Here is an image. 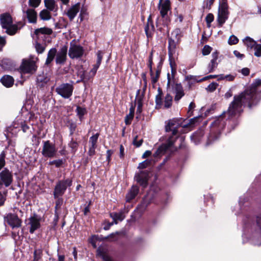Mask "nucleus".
Instances as JSON below:
<instances>
[{
    "mask_svg": "<svg viewBox=\"0 0 261 261\" xmlns=\"http://www.w3.org/2000/svg\"><path fill=\"white\" fill-rule=\"evenodd\" d=\"M260 91L261 80H256L250 90L234 96L227 111L222 114L230 122V124L234 125L233 128L239 123L238 118L243 112V105L248 103L249 108L256 105L260 99V95L258 93Z\"/></svg>",
    "mask_w": 261,
    "mask_h": 261,
    "instance_id": "nucleus-1",
    "label": "nucleus"
},
{
    "mask_svg": "<svg viewBox=\"0 0 261 261\" xmlns=\"http://www.w3.org/2000/svg\"><path fill=\"white\" fill-rule=\"evenodd\" d=\"M182 122L183 120L181 118H173L168 121L165 127L166 133L165 136L166 140L154 152L153 154L154 157L162 155L167 151H172L173 150H177V148L174 146V143L178 139L180 141L178 148H181L185 146L184 144L185 137H180L178 130L180 127H185L186 126V125H182Z\"/></svg>",
    "mask_w": 261,
    "mask_h": 261,
    "instance_id": "nucleus-2",
    "label": "nucleus"
},
{
    "mask_svg": "<svg viewBox=\"0 0 261 261\" xmlns=\"http://www.w3.org/2000/svg\"><path fill=\"white\" fill-rule=\"evenodd\" d=\"M72 179L67 178L59 180L55 187L53 195L54 198H58L63 196L68 187L71 186Z\"/></svg>",
    "mask_w": 261,
    "mask_h": 261,
    "instance_id": "nucleus-3",
    "label": "nucleus"
},
{
    "mask_svg": "<svg viewBox=\"0 0 261 261\" xmlns=\"http://www.w3.org/2000/svg\"><path fill=\"white\" fill-rule=\"evenodd\" d=\"M57 148L54 144L47 140L43 141V147L41 151L42 155L45 158H53L56 156Z\"/></svg>",
    "mask_w": 261,
    "mask_h": 261,
    "instance_id": "nucleus-4",
    "label": "nucleus"
},
{
    "mask_svg": "<svg viewBox=\"0 0 261 261\" xmlns=\"http://www.w3.org/2000/svg\"><path fill=\"white\" fill-rule=\"evenodd\" d=\"M73 91V86L69 83H63L56 88V92L64 98L67 99L71 96Z\"/></svg>",
    "mask_w": 261,
    "mask_h": 261,
    "instance_id": "nucleus-5",
    "label": "nucleus"
},
{
    "mask_svg": "<svg viewBox=\"0 0 261 261\" xmlns=\"http://www.w3.org/2000/svg\"><path fill=\"white\" fill-rule=\"evenodd\" d=\"M84 53L83 47L80 45L76 44L74 40L70 43L68 55L71 59L80 58L83 56Z\"/></svg>",
    "mask_w": 261,
    "mask_h": 261,
    "instance_id": "nucleus-6",
    "label": "nucleus"
},
{
    "mask_svg": "<svg viewBox=\"0 0 261 261\" xmlns=\"http://www.w3.org/2000/svg\"><path fill=\"white\" fill-rule=\"evenodd\" d=\"M37 66L34 61L23 60L20 66V69L23 73L33 74L36 72Z\"/></svg>",
    "mask_w": 261,
    "mask_h": 261,
    "instance_id": "nucleus-7",
    "label": "nucleus"
},
{
    "mask_svg": "<svg viewBox=\"0 0 261 261\" xmlns=\"http://www.w3.org/2000/svg\"><path fill=\"white\" fill-rule=\"evenodd\" d=\"M148 178L149 172L147 170L140 171L135 176V180L143 188H145L147 186Z\"/></svg>",
    "mask_w": 261,
    "mask_h": 261,
    "instance_id": "nucleus-8",
    "label": "nucleus"
},
{
    "mask_svg": "<svg viewBox=\"0 0 261 261\" xmlns=\"http://www.w3.org/2000/svg\"><path fill=\"white\" fill-rule=\"evenodd\" d=\"M229 12L228 7L219 6L217 21L219 27H221L228 19Z\"/></svg>",
    "mask_w": 261,
    "mask_h": 261,
    "instance_id": "nucleus-9",
    "label": "nucleus"
},
{
    "mask_svg": "<svg viewBox=\"0 0 261 261\" xmlns=\"http://www.w3.org/2000/svg\"><path fill=\"white\" fill-rule=\"evenodd\" d=\"M1 181L5 187H9L12 182L13 175L12 173L7 168L0 173Z\"/></svg>",
    "mask_w": 261,
    "mask_h": 261,
    "instance_id": "nucleus-10",
    "label": "nucleus"
},
{
    "mask_svg": "<svg viewBox=\"0 0 261 261\" xmlns=\"http://www.w3.org/2000/svg\"><path fill=\"white\" fill-rule=\"evenodd\" d=\"M67 46H63L58 53L57 52L56 63L57 64L63 65L67 59Z\"/></svg>",
    "mask_w": 261,
    "mask_h": 261,
    "instance_id": "nucleus-11",
    "label": "nucleus"
},
{
    "mask_svg": "<svg viewBox=\"0 0 261 261\" xmlns=\"http://www.w3.org/2000/svg\"><path fill=\"white\" fill-rule=\"evenodd\" d=\"M23 20L27 18L30 23H36L37 22V14L33 9H28L25 11H23Z\"/></svg>",
    "mask_w": 261,
    "mask_h": 261,
    "instance_id": "nucleus-12",
    "label": "nucleus"
},
{
    "mask_svg": "<svg viewBox=\"0 0 261 261\" xmlns=\"http://www.w3.org/2000/svg\"><path fill=\"white\" fill-rule=\"evenodd\" d=\"M7 222L13 229H14L21 226L22 221L17 215L10 214L7 216Z\"/></svg>",
    "mask_w": 261,
    "mask_h": 261,
    "instance_id": "nucleus-13",
    "label": "nucleus"
},
{
    "mask_svg": "<svg viewBox=\"0 0 261 261\" xmlns=\"http://www.w3.org/2000/svg\"><path fill=\"white\" fill-rule=\"evenodd\" d=\"M159 0V8L160 10L161 15L163 18H166L168 12L170 9V2L169 0Z\"/></svg>",
    "mask_w": 261,
    "mask_h": 261,
    "instance_id": "nucleus-14",
    "label": "nucleus"
},
{
    "mask_svg": "<svg viewBox=\"0 0 261 261\" xmlns=\"http://www.w3.org/2000/svg\"><path fill=\"white\" fill-rule=\"evenodd\" d=\"M29 224L31 225L30 228V232L33 233L34 231L40 227V219L38 218L37 215H34L33 216L31 217L29 219Z\"/></svg>",
    "mask_w": 261,
    "mask_h": 261,
    "instance_id": "nucleus-15",
    "label": "nucleus"
},
{
    "mask_svg": "<svg viewBox=\"0 0 261 261\" xmlns=\"http://www.w3.org/2000/svg\"><path fill=\"white\" fill-rule=\"evenodd\" d=\"M145 32L148 39L152 37L155 28L153 23V21L149 16L147 19V22L145 26Z\"/></svg>",
    "mask_w": 261,
    "mask_h": 261,
    "instance_id": "nucleus-16",
    "label": "nucleus"
},
{
    "mask_svg": "<svg viewBox=\"0 0 261 261\" xmlns=\"http://www.w3.org/2000/svg\"><path fill=\"white\" fill-rule=\"evenodd\" d=\"M1 24L3 29L7 28L13 23L12 18L10 14L6 13L0 16Z\"/></svg>",
    "mask_w": 261,
    "mask_h": 261,
    "instance_id": "nucleus-17",
    "label": "nucleus"
},
{
    "mask_svg": "<svg viewBox=\"0 0 261 261\" xmlns=\"http://www.w3.org/2000/svg\"><path fill=\"white\" fill-rule=\"evenodd\" d=\"M49 80L50 78L46 75V74L42 73V74L38 75L37 77V86L40 88H43L49 81Z\"/></svg>",
    "mask_w": 261,
    "mask_h": 261,
    "instance_id": "nucleus-18",
    "label": "nucleus"
},
{
    "mask_svg": "<svg viewBox=\"0 0 261 261\" xmlns=\"http://www.w3.org/2000/svg\"><path fill=\"white\" fill-rule=\"evenodd\" d=\"M139 192V188L136 185L133 186L126 195V201L127 202H130L137 196Z\"/></svg>",
    "mask_w": 261,
    "mask_h": 261,
    "instance_id": "nucleus-19",
    "label": "nucleus"
},
{
    "mask_svg": "<svg viewBox=\"0 0 261 261\" xmlns=\"http://www.w3.org/2000/svg\"><path fill=\"white\" fill-rule=\"evenodd\" d=\"M80 8V4L77 3L74 5L72 6L69 10L67 11L66 14L69 17V19L71 21L76 15L77 13L79 12Z\"/></svg>",
    "mask_w": 261,
    "mask_h": 261,
    "instance_id": "nucleus-20",
    "label": "nucleus"
},
{
    "mask_svg": "<svg viewBox=\"0 0 261 261\" xmlns=\"http://www.w3.org/2000/svg\"><path fill=\"white\" fill-rule=\"evenodd\" d=\"M173 88L176 93L174 100L178 102L185 95L183 88L181 84H176L174 85Z\"/></svg>",
    "mask_w": 261,
    "mask_h": 261,
    "instance_id": "nucleus-21",
    "label": "nucleus"
},
{
    "mask_svg": "<svg viewBox=\"0 0 261 261\" xmlns=\"http://www.w3.org/2000/svg\"><path fill=\"white\" fill-rule=\"evenodd\" d=\"M45 9L50 12L56 13L58 10V6L55 0H44Z\"/></svg>",
    "mask_w": 261,
    "mask_h": 261,
    "instance_id": "nucleus-22",
    "label": "nucleus"
},
{
    "mask_svg": "<svg viewBox=\"0 0 261 261\" xmlns=\"http://www.w3.org/2000/svg\"><path fill=\"white\" fill-rule=\"evenodd\" d=\"M124 211L121 210L119 213H112L110 214V217L114 221V223L117 224L118 221H122L125 218Z\"/></svg>",
    "mask_w": 261,
    "mask_h": 261,
    "instance_id": "nucleus-23",
    "label": "nucleus"
},
{
    "mask_svg": "<svg viewBox=\"0 0 261 261\" xmlns=\"http://www.w3.org/2000/svg\"><path fill=\"white\" fill-rule=\"evenodd\" d=\"M14 81L13 78L8 75L3 76L1 79V82L3 85L7 87L12 86L14 84Z\"/></svg>",
    "mask_w": 261,
    "mask_h": 261,
    "instance_id": "nucleus-24",
    "label": "nucleus"
},
{
    "mask_svg": "<svg viewBox=\"0 0 261 261\" xmlns=\"http://www.w3.org/2000/svg\"><path fill=\"white\" fill-rule=\"evenodd\" d=\"M56 54L57 49L56 48H51L48 52L45 64L46 65H49L54 60Z\"/></svg>",
    "mask_w": 261,
    "mask_h": 261,
    "instance_id": "nucleus-25",
    "label": "nucleus"
},
{
    "mask_svg": "<svg viewBox=\"0 0 261 261\" xmlns=\"http://www.w3.org/2000/svg\"><path fill=\"white\" fill-rule=\"evenodd\" d=\"M135 107L132 105L129 108V114L127 115L124 119L125 123L126 125H129L131 123L134 116Z\"/></svg>",
    "mask_w": 261,
    "mask_h": 261,
    "instance_id": "nucleus-26",
    "label": "nucleus"
},
{
    "mask_svg": "<svg viewBox=\"0 0 261 261\" xmlns=\"http://www.w3.org/2000/svg\"><path fill=\"white\" fill-rule=\"evenodd\" d=\"M179 43L178 40L173 39L171 38H168V52L175 53L176 45Z\"/></svg>",
    "mask_w": 261,
    "mask_h": 261,
    "instance_id": "nucleus-27",
    "label": "nucleus"
},
{
    "mask_svg": "<svg viewBox=\"0 0 261 261\" xmlns=\"http://www.w3.org/2000/svg\"><path fill=\"white\" fill-rule=\"evenodd\" d=\"M39 16L40 19L43 21L49 20L51 18L50 11L45 9L40 12Z\"/></svg>",
    "mask_w": 261,
    "mask_h": 261,
    "instance_id": "nucleus-28",
    "label": "nucleus"
},
{
    "mask_svg": "<svg viewBox=\"0 0 261 261\" xmlns=\"http://www.w3.org/2000/svg\"><path fill=\"white\" fill-rule=\"evenodd\" d=\"M53 33V31L51 29L46 27L40 28L36 29L34 33L36 35H39L40 34H46L50 35Z\"/></svg>",
    "mask_w": 261,
    "mask_h": 261,
    "instance_id": "nucleus-29",
    "label": "nucleus"
},
{
    "mask_svg": "<svg viewBox=\"0 0 261 261\" xmlns=\"http://www.w3.org/2000/svg\"><path fill=\"white\" fill-rule=\"evenodd\" d=\"M140 92V90H138L137 92V96H138V98L137 99L138 107H137V112H136L137 114H140L142 112V106H143L142 100H143L144 95L142 94V95L140 96L139 95Z\"/></svg>",
    "mask_w": 261,
    "mask_h": 261,
    "instance_id": "nucleus-30",
    "label": "nucleus"
},
{
    "mask_svg": "<svg viewBox=\"0 0 261 261\" xmlns=\"http://www.w3.org/2000/svg\"><path fill=\"white\" fill-rule=\"evenodd\" d=\"M163 93L161 88L159 87L158 88V94L155 96V104L156 107L159 106L161 107L162 105V96Z\"/></svg>",
    "mask_w": 261,
    "mask_h": 261,
    "instance_id": "nucleus-31",
    "label": "nucleus"
},
{
    "mask_svg": "<svg viewBox=\"0 0 261 261\" xmlns=\"http://www.w3.org/2000/svg\"><path fill=\"white\" fill-rule=\"evenodd\" d=\"M161 73V69L158 67V69L155 71V74H154L153 70H152V73H150L151 76V83L152 84H155L160 77V75Z\"/></svg>",
    "mask_w": 261,
    "mask_h": 261,
    "instance_id": "nucleus-32",
    "label": "nucleus"
},
{
    "mask_svg": "<svg viewBox=\"0 0 261 261\" xmlns=\"http://www.w3.org/2000/svg\"><path fill=\"white\" fill-rule=\"evenodd\" d=\"M6 30V32L10 35H14L18 30V25L16 24H13L12 23L9 25L7 28H5Z\"/></svg>",
    "mask_w": 261,
    "mask_h": 261,
    "instance_id": "nucleus-33",
    "label": "nucleus"
},
{
    "mask_svg": "<svg viewBox=\"0 0 261 261\" xmlns=\"http://www.w3.org/2000/svg\"><path fill=\"white\" fill-rule=\"evenodd\" d=\"M97 252L98 255L101 256L104 261H114L111 257L107 255L100 248L97 249Z\"/></svg>",
    "mask_w": 261,
    "mask_h": 261,
    "instance_id": "nucleus-34",
    "label": "nucleus"
},
{
    "mask_svg": "<svg viewBox=\"0 0 261 261\" xmlns=\"http://www.w3.org/2000/svg\"><path fill=\"white\" fill-rule=\"evenodd\" d=\"M181 37V35L180 30L179 29H176L172 32L171 37L170 38L178 40V41L180 42Z\"/></svg>",
    "mask_w": 261,
    "mask_h": 261,
    "instance_id": "nucleus-35",
    "label": "nucleus"
},
{
    "mask_svg": "<svg viewBox=\"0 0 261 261\" xmlns=\"http://www.w3.org/2000/svg\"><path fill=\"white\" fill-rule=\"evenodd\" d=\"M99 136V134L96 133V134L93 135L90 138L89 141V146L97 147V143Z\"/></svg>",
    "mask_w": 261,
    "mask_h": 261,
    "instance_id": "nucleus-36",
    "label": "nucleus"
},
{
    "mask_svg": "<svg viewBox=\"0 0 261 261\" xmlns=\"http://www.w3.org/2000/svg\"><path fill=\"white\" fill-rule=\"evenodd\" d=\"M75 112H76L77 115L79 116L80 121H82L84 115L87 113L86 109L84 108L77 106Z\"/></svg>",
    "mask_w": 261,
    "mask_h": 261,
    "instance_id": "nucleus-37",
    "label": "nucleus"
},
{
    "mask_svg": "<svg viewBox=\"0 0 261 261\" xmlns=\"http://www.w3.org/2000/svg\"><path fill=\"white\" fill-rule=\"evenodd\" d=\"M42 257V250L40 249H35L32 261H41Z\"/></svg>",
    "mask_w": 261,
    "mask_h": 261,
    "instance_id": "nucleus-38",
    "label": "nucleus"
},
{
    "mask_svg": "<svg viewBox=\"0 0 261 261\" xmlns=\"http://www.w3.org/2000/svg\"><path fill=\"white\" fill-rule=\"evenodd\" d=\"M172 104V96L170 94H167L164 100V107L169 108Z\"/></svg>",
    "mask_w": 261,
    "mask_h": 261,
    "instance_id": "nucleus-39",
    "label": "nucleus"
},
{
    "mask_svg": "<svg viewBox=\"0 0 261 261\" xmlns=\"http://www.w3.org/2000/svg\"><path fill=\"white\" fill-rule=\"evenodd\" d=\"M174 54H175V53L168 52L169 61L170 67L171 68L172 72H173L174 69L175 70V67H176L175 59L173 57V55Z\"/></svg>",
    "mask_w": 261,
    "mask_h": 261,
    "instance_id": "nucleus-40",
    "label": "nucleus"
},
{
    "mask_svg": "<svg viewBox=\"0 0 261 261\" xmlns=\"http://www.w3.org/2000/svg\"><path fill=\"white\" fill-rule=\"evenodd\" d=\"M244 44L251 48L254 47L256 44L255 42L250 37H246L243 40Z\"/></svg>",
    "mask_w": 261,
    "mask_h": 261,
    "instance_id": "nucleus-41",
    "label": "nucleus"
},
{
    "mask_svg": "<svg viewBox=\"0 0 261 261\" xmlns=\"http://www.w3.org/2000/svg\"><path fill=\"white\" fill-rule=\"evenodd\" d=\"M35 47L37 53L42 54L44 51L45 49L46 45L42 44L38 42H36Z\"/></svg>",
    "mask_w": 261,
    "mask_h": 261,
    "instance_id": "nucleus-42",
    "label": "nucleus"
},
{
    "mask_svg": "<svg viewBox=\"0 0 261 261\" xmlns=\"http://www.w3.org/2000/svg\"><path fill=\"white\" fill-rule=\"evenodd\" d=\"M68 145L71 148L72 152L74 153L77 149L79 144L76 141L74 140L72 138Z\"/></svg>",
    "mask_w": 261,
    "mask_h": 261,
    "instance_id": "nucleus-43",
    "label": "nucleus"
},
{
    "mask_svg": "<svg viewBox=\"0 0 261 261\" xmlns=\"http://www.w3.org/2000/svg\"><path fill=\"white\" fill-rule=\"evenodd\" d=\"M218 63L217 61L211 60L210 64L208 65V72H212L214 69L217 67Z\"/></svg>",
    "mask_w": 261,
    "mask_h": 261,
    "instance_id": "nucleus-44",
    "label": "nucleus"
},
{
    "mask_svg": "<svg viewBox=\"0 0 261 261\" xmlns=\"http://www.w3.org/2000/svg\"><path fill=\"white\" fill-rule=\"evenodd\" d=\"M68 127L70 130V136H72L76 128L77 125L76 123L73 121H69Z\"/></svg>",
    "mask_w": 261,
    "mask_h": 261,
    "instance_id": "nucleus-45",
    "label": "nucleus"
},
{
    "mask_svg": "<svg viewBox=\"0 0 261 261\" xmlns=\"http://www.w3.org/2000/svg\"><path fill=\"white\" fill-rule=\"evenodd\" d=\"M214 19V17L213 14L212 13H208L206 17H205V21L206 22L207 27L208 28H210L211 25V23L213 21Z\"/></svg>",
    "mask_w": 261,
    "mask_h": 261,
    "instance_id": "nucleus-46",
    "label": "nucleus"
},
{
    "mask_svg": "<svg viewBox=\"0 0 261 261\" xmlns=\"http://www.w3.org/2000/svg\"><path fill=\"white\" fill-rule=\"evenodd\" d=\"M254 55L257 57L261 56V44H256L254 46Z\"/></svg>",
    "mask_w": 261,
    "mask_h": 261,
    "instance_id": "nucleus-47",
    "label": "nucleus"
},
{
    "mask_svg": "<svg viewBox=\"0 0 261 261\" xmlns=\"http://www.w3.org/2000/svg\"><path fill=\"white\" fill-rule=\"evenodd\" d=\"M99 65L97 64H95L93 65L92 69L90 70V71L89 72V74H90V76L91 77H93L96 74L97 69H98L99 67Z\"/></svg>",
    "mask_w": 261,
    "mask_h": 261,
    "instance_id": "nucleus-48",
    "label": "nucleus"
},
{
    "mask_svg": "<svg viewBox=\"0 0 261 261\" xmlns=\"http://www.w3.org/2000/svg\"><path fill=\"white\" fill-rule=\"evenodd\" d=\"M63 164V161L62 159H59L57 160H54L49 162V164L50 165H55L56 167H60Z\"/></svg>",
    "mask_w": 261,
    "mask_h": 261,
    "instance_id": "nucleus-49",
    "label": "nucleus"
},
{
    "mask_svg": "<svg viewBox=\"0 0 261 261\" xmlns=\"http://www.w3.org/2000/svg\"><path fill=\"white\" fill-rule=\"evenodd\" d=\"M143 142V139H140V140H138V136H136L134 138L133 144L134 146L137 147H139L141 146L142 143Z\"/></svg>",
    "mask_w": 261,
    "mask_h": 261,
    "instance_id": "nucleus-50",
    "label": "nucleus"
},
{
    "mask_svg": "<svg viewBox=\"0 0 261 261\" xmlns=\"http://www.w3.org/2000/svg\"><path fill=\"white\" fill-rule=\"evenodd\" d=\"M212 50V48L207 45H205L202 50V53L203 55L206 56L210 54L211 50Z\"/></svg>",
    "mask_w": 261,
    "mask_h": 261,
    "instance_id": "nucleus-51",
    "label": "nucleus"
},
{
    "mask_svg": "<svg viewBox=\"0 0 261 261\" xmlns=\"http://www.w3.org/2000/svg\"><path fill=\"white\" fill-rule=\"evenodd\" d=\"M41 3V0H29L30 6L34 8L38 7Z\"/></svg>",
    "mask_w": 261,
    "mask_h": 261,
    "instance_id": "nucleus-52",
    "label": "nucleus"
},
{
    "mask_svg": "<svg viewBox=\"0 0 261 261\" xmlns=\"http://www.w3.org/2000/svg\"><path fill=\"white\" fill-rule=\"evenodd\" d=\"M256 224L259 232L261 233V213L256 216Z\"/></svg>",
    "mask_w": 261,
    "mask_h": 261,
    "instance_id": "nucleus-53",
    "label": "nucleus"
},
{
    "mask_svg": "<svg viewBox=\"0 0 261 261\" xmlns=\"http://www.w3.org/2000/svg\"><path fill=\"white\" fill-rule=\"evenodd\" d=\"M218 86V84L217 83L213 82L208 85L206 89L210 92H213L216 89Z\"/></svg>",
    "mask_w": 261,
    "mask_h": 261,
    "instance_id": "nucleus-54",
    "label": "nucleus"
},
{
    "mask_svg": "<svg viewBox=\"0 0 261 261\" xmlns=\"http://www.w3.org/2000/svg\"><path fill=\"white\" fill-rule=\"evenodd\" d=\"M238 41L239 39L234 35H231L228 40V43L230 45L236 44L238 42Z\"/></svg>",
    "mask_w": 261,
    "mask_h": 261,
    "instance_id": "nucleus-55",
    "label": "nucleus"
},
{
    "mask_svg": "<svg viewBox=\"0 0 261 261\" xmlns=\"http://www.w3.org/2000/svg\"><path fill=\"white\" fill-rule=\"evenodd\" d=\"M5 153L4 151H3L0 155V170L5 166Z\"/></svg>",
    "mask_w": 261,
    "mask_h": 261,
    "instance_id": "nucleus-56",
    "label": "nucleus"
},
{
    "mask_svg": "<svg viewBox=\"0 0 261 261\" xmlns=\"http://www.w3.org/2000/svg\"><path fill=\"white\" fill-rule=\"evenodd\" d=\"M57 200L56 201V206L55 209L57 211V210L61 208L62 205L63 204V198L59 197L58 198H56Z\"/></svg>",
    "mask_w": 261,
    "mask_h": 261,
    "instance_id": "nucleus-57",
    "label": "nucleus"
},
{
    "mask_svg": "<svg viewBox=\"0 0 261 261\" xmlns=\"http://www.w3.org/2000/svg\"><path fill=\"white\" fill-rule=\"evenodd\" d=\"M103 57V54L101 51L98 50L97 53L96 64L100 65Z\"/></svg>",
    "mask_w": 261,
    "mask_h": 261,
    "instance_id": "nucleus-58",
    "label": "nucleus"
},
{
    "mask_svg": "<svg viewBox=\"0 0 261 261\" xmlns=\"http://www.w3.org/2000/svg\"><path fill=\"white\" fill-rule=\"evenodd\" d=\"M219 136L220 134L216 135L215 134H211L208 138V143H210L211 142L218 139L219 137Z\"/></svg>",
    "mask_w": 261,
    "mask_h": 261,
    "instance_id": "nucleus-59",
    "label": "nucleus"
},
{
    "mask_svg": "<svg viewBox=\"0 0 261 261\" xmlns=\"http://www.w3.org/2000/svg\"><path fill=\"white\" fill-rule=\"evenodd\" d=\"M80 77L81 78V81L83 82H85V81H88L91 78L90 74L86 75L85 72L81 75Z\"/></svg>",
    "mask_w": 261,
    "mask_h": 261,
    "instance_id": "nucleus-60",
    "label": "nucleus"
},
{
    "mask_svg": "<svg viewBox=\"0 0 261 261\" xmlns=\"http://www.w3.org/2000/svg\"><path fill=\"white\" fill-rule=\"evenodd\" d=\"M118 233H119L118 232H116L115 233H112L110 234V235L103 238L102 239V240H107L111 239H112L113 241L115 240L116 239H115L114 238L115 237L116 235L118 234Z\"/></svg>",
    "mask_w": 261,
    "mask_h": 261,
    "instance_id": "nucleus-61",
    "label": "nucleus"
},
{
    "mask_svg": "<svg viewBox=\"0 0 261 261\" xmlns=\"http://www.w3.org/2000/svg\"><path fill=\"white\" fill-rule=\"evenodd\" d=\"M12 237L15 240H17L18 239H19L20 238L19 231L18 230L17 231H16L14 230V231H12Z\"/></svg>",
    "mask_w": 261,
    "mask_h": 261,
    "instance_id": "nucleus-62",
    "label": "nucleus"
},
{
    "mask_svg": "<svg viewBox=\"0 0 261 261\" xmlns=\"http://www.w3.org/2000/svg\"><path fill=\"white\" fill-rule=\"evenodd\" d=\"M96 148V147L89 146V150L88 151V154L90 156H92L93 155H94L96 152H95Z\"/></svg>",
    "mask_w": 261,
    "mask_h": 261,
    "instance_id": "nucleus-63",
    "label": "nucleus"
},
{
    "mask_svg": "<svg viewBox=\"0 0 261 261\" xmlns=\"http://www.w3.org/2000/svg\"><path fill=\"white\" fill-rule=\"evenodd\" d=\"M148 162L147 161H144L141 163H140L138 167V169H144L146 168L148 165Z\"/></svg>",
    "mask_w": 261,
    "mask_h": 261,
    "instance_id": "nucleus-64",
    "label": "nucleus"
}]
</instances>
